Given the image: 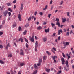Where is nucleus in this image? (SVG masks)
<instances>
[{"mask_svg": "<svg viewBox=\"0 0 74 74\" xmlns=\"http://www.w3.org/2000/svg\"><path fill=\"white\" fill-rule=\"evenodd\" d=\"M38 44V43L37 42V41H36L35 43L36 45H37Z\"/></svg>", "mask_w": 74, "mask_h": 74, "instance_id": "e2e57ef3", "label": "nucleus"}, {"mask_svg": "<svg viewBox=\"0 0 74 74\" xmlns=\"http://www.w3.org/2000/svg\"><path fill=\"white\" fill-rule=\"evenodd\" d=\"M59 8H63V7H62V6H60L59 7Z\"/></svg>", "mask_w": 74, "mask_h": 74, "instance_id": "69168bd1", "label": "nucleus"}, {"mask_svg": "<svg viewBox=\"0 0 74 74\" xmlns=\"http://www.w3.org/2000/svg\"><path fill=\"white\" fill-rule=\"evenodd\" d=\"M9 46V43H8L6 47V49H8V47ZM9 47H10V46L9 45Z\"/></svg>", "mask_w": 74, "mask_h": 74, "instance_id": "aec40b11", "label": "nucleus"}, {"mask_svg": "<svg viewBox=\"0 0 74 74\" xmlns=\"http://www.w3.org/2000/svg\"><path fill=\"white\" fill-rule=\"evenodd\" d=\"M26 48H28L29 47V45H28V44H27V43H26Z\"/></svg>", "mask_w": 74, "mask_h": 74, "instance_id": "8fccbe9b", "label": "nucleus"}, {"mask_svg": "<svg viewBox=\"0 0 74 74\" xmlns=\"http://www.w3.org/2000/svg\"><path fill=\"white\" fill-rule=\"evenodd\" d=\"M71 27L72 29H74V26L73 25H71Z\"/></svg>", "mask_w": 74, "mask_h": 74, "instance_id": "774afa93", "label": "nucleus"}, {"mask_svg": "<svg viewBox=\"0 0 74 74\" xmlns=\"http://www.w3.org/2000/svg\"><path fill=\"white\" fill-rule=\"evenodd\" d=\"M7 14H8V10H6L3 13V14L4 16H6Z\"/></svg>", "mask_w": 74, "mask_h": 74, "instance_id": "f03ea898", "label": "nucleus"}, {"mask_svg": "<svg viewBox=\"0 0 74 74\" xmlns=\"http://www.w3.org/2000/svg\"><path fill=\"white\" fill-rule=\"evenodd\" d=\"M0 63H1V64H4V62L1 60H0Z\"/></svg>", "mask_w": 74, "mask_h": 74, "instance_id": "a878e982", "label": "nucleus"}, {"mask_svg": "<svg viewBox=\"0 0 74 74\" xmlns=\"http://www.w3.org/2000/svg\"><path fill=\"white\" fill-rule=\"evenodd\" d=\"M51 25L52 26V27H54V26H55V24L53 23H51Z\"/></svg>", "mask_w": 74, "mask_h": 74, "instance_id": "c03bdc74", "label": "nucleus"}, {"mask_svg": "<svg viewBox=\"0 0 74 74\" xmlns=\"http://www.w3.org/2000/svg\"><path fill=\"white\" fill-rule=\"evenodd\" d=\"M70 13L68 12L67 13V16H70Z\"/></svg>", "mask_w": 74, "mask_h": 74, "instance_id": "603ef678", "label": "nucleus"}, {"mask_svg": "<svg viewBox=\"0 0 74 74\" xmlns=\"http://www.w3.org/2000/svg\"><path fill=\"white\" fill-rule=\"evenodd\" d=\"M37 45H35V51L36 52H37Z\"/></svg>", "mask_w": 74, "mask_h": 74, "instance_id": "4be33fe9", "label": "nucleus"}, {"mask_svg": "<svg viewBox=\"0 0 74 74\" xmlns=\"http://www.w3.org/2000/svg\"><path fill=\"white\" fill-rule=\"evenodd\" d=\"M46 52L48 55H51V53H50V52H49V51H46Z\"/></svg>", "mask_w": 74, "mask_h": 74, "instance_id": "6ab92c4d", "label": "nucleus"}, {"mask_svg": "<svg viewBox=\"0 0 74 74\" xmlns=\"http://www.w3.org/2000/svg\"><path fill=\"white\" fill-rule=\"evenodd\" d=\"M62 64H64V63H65V60H64V58H62L61 59Z\"/></svg>", "mask_w": 74, "mask_h": 74, "instance_id": "20e7f679", "label": "nucleus"}, {"mask_svg": "<svg viewBox=\"0 0 74 74\" xmlns=\"http://www.w3.org/2000/svg\"><path fill=\"white\" fill-rule=\"evenodd\" d=\"M47 8H48V5H46L45 6V7L43 8V11H45L46 9H47Z\"/></svg>", "mask_w": 74, "mask_h": 74, "instance_id": "1a4fd4ad", "label": "nucleus"}, {"mask_svg": "<svg viewBox=\"0 0 74 74\" xmlns=\"http://www.w3.org/2000/svg\"><path fill=\"white\" fill-rule=\"evenodd\" d=\"M58 73H59V74H60L62 73V71L61 70L59 71H58Z\"/></svg>", "mask_w": 74, "mask_h": 74, "instance_id": "864d4df0", "label": "nucleus"}, {"mask_svg": "<svg viewBox=\"0 0 74 74\" xmlns=\"http://www.w3.org/2000/svg\"><path fill=\"white\" fill-rule=\"evenodd\" d=\"M45 32L46 33H48L49 32V29L48 28L47 29H45Z\"/></svg>", "mask_w": 74, "mask_h": 74, "instance_id": "9d476101", "label": "nucleus"}, {"mask_svg": "<svg viewBox=\"0 0 74 74\" xmlns=\"http://www.w3.org/2000/svg\"><path fill=\"white\" fill-rule=\"evenodd\" d=\"M56 21H57L56 22H59V19L58 18H56Z\"/></svg>", "mask_w": 74, "mask_h": 74, "instance_id": "473e14b6", "label": "nucleus"}, {"mask_svg": "<svg viewBox=\"0 0 74 74\" xmlns=\"http://www.w3.org/2000/svg\"><path fill=\"white\" fill-rule=\"evenodd\" d=\"M7 5L8 6H10L11 5V3H7Z\"/></svg>", "mask_w": 74, "mask_h": 74, "instance_id": "cd10ccee", "label": "nucleus"}, {"mask_svg": "<svg viewBox=\"0 0 74 74\" xmlns=\"http://www.w3.org/2000/svg\"><path fill=\"white\" fill-rule=\"evenodd\" d=\"M66 44L67 45H69V42H66Z\"/></svg>", "mask_w": 74, "mask_h": 74, "instance_id": "5fc2aeb1", "label": "nucleus"}, {"mask_svg": "<svg viewBox=\"0 0 74 74\" xmlns=\"http://www.w3.org/2000/svg\"><path fill=\"white\" fill-rule=\"evenodd\" d=\"M51 51H52V52H53V53H54V54H55V51H54V50H53V49H52Z\"/></svg>", "mask_w": 74, "mask_h": 74, "instance_id": "de8ad7c7", "label": "nucleus"}, {"mask_svg": "<svg viewBox=\"0 0 74 74\" xmlns=\"http://www.w3.org/2000/svg\"><path fill=\"white\" fill-rule=\"evenodd\" d=\"M24 65H25V64H24V63H21L20 64V66L21 67H22L23 66H24Z\"/></svg>", "mask_w": 74, "mask_h": 74, "instance_id": "412c9836", "label": "nucleus"}, {"mask_svg": "<svg viewBox=\"0 0 74 74\" xmlns=\"http://www.w3.org/2000/svg\"><path fill=\"white\" fill-rule=\"evenodd\" d=\"M8 57H12V54H9L8 55Z\"/></svg>", "mask_w": 74, "mask_h": 74, "instance_id": "b1692460", "label": "nucleus"}, {"mask_svg": "<svg viewBox=\"0 0 74 74\" xmlns=\"http://www.w3.org/2000/svg\"><path fill=\"white\" fill-rule=\"evenodd\" d=\"M42 62V57L39 58V63H38L37 65L38 66H40L41 64V62Z\"/></svg>", "mask_w": 74, "mask_h": 74, "instance_id": "f257e3e1", "label": "nucleus"}, {"mask_svg": "<svg viewBox=\"0 0 74 74\" xmlns=\"http://www.w3.org/2000/svg\"><path fill=\"white\" fill-rule=\"evenodd\" d=\"M5 20H4L3 21H2V24L3 25H4V24L5 23Z\"/></svg>", "mask_w": 74, "mask_h": 74, "instance_id": "79ce46f5", "label": "nucleus"}, {"mask_svg": "<svg viewBox=\"0 0 74 74\" xmlns=\"http://www.w3.org/2000/svg\"><path fill=\"white\" fill-rule=\"evenodd\" d=\"M58 41H60V36H59L58 38Z\"/></svg>", "mask_w": 74, "mask_h": 74, "instance_id": "09e8293b", "label": "nucleus"}, {"mask_svg": "<svg viewBox=\"0 0 74 74\" xmlns=\"http://www.w3.org/2000/svg\"><path fill=\"white\" fill-rule=\"evenodd\" d=\"M21 27H19L18 30H19V31H20L21 30Z\"/></svg>", "mask_w": 74, "mask_h": 74, "instance_id": "4d7b16f0", "label": "nucleus"}, {"mask_svg": "<svg viewBox=\"0 0 74 74\" xmlns=\"http://www.w3.org/2000/svg\"><path fill=\"white\" fill-rule=\"evenodd\" d=\"M21 41V42H23V39H22L21 38H20L19 39V41Z\"/></svg>", "mask_w": 74, "mask_h": 74, "instance_id": "2f4dec72", "label": "nucleus"}, {"mask_svg": "<svg viewBox=\"0 0 74 74\" xmlns=\"http://www.w3.org/2000/svg\"><path fill=\"white\" fill-rule=\"evenodd\" d=\"M24 55V52H23V50L22 49H20V55Z\"/></svg>", "mask_w": 74, "mask_h": 74, "instance_id": "7ed1b4c3", "label": "nucleus"}, {"mask_svg": "<svg viewBox=\"0 0 74 74\" xmlns=\"http://www.w3.org/2000/svg\"><path fill=\"white\" fill-rule=\"evenodd\" d=\"M53 8V5L51 6V10H52V9Z\"/></svg>", "mask_w": 74, "mask_h": 74, "instance_id": "0e129e2a", "label": "nucleus"}, {"mask_svg": "<svg viewBox=\"0 0 74 74\" xmlns=\"http://www.w3.org/2000/svg\"><path fill=\"white\" fill-rule=\"evenodd\" d=\"M16 23L12 25L13 28H14L15 27H16Z\"/></svg>", "mask_w": 74, "mask_h": 74, "instance_id": "5701e85b", "label": "nucleus"}, {"mask_svg": "<svg viewBox=\"0 0 74 74\" xmlns=\"http://www.w3.org/2000/svg\"><path fill=\"white\" fill-rule=\"evenodd\" d=\"M43 40L44 42H46V41H47V38H44Z\"/></svg>", "mask_w": 74, "mask_h": 74, "instance_id": "f8f14e48", "label": "nucleus"}, {"mask_svg": "<svg viewBox=\"0 0 74 74\" xmlns=\"http://www.w3.org/2000/svg\"><path fill=\"white\" fill-rule=\"evenodd\" d=\"M37 29L38 30H41V29H42V27L41 26H39L37 27Z\"/></svg>", "mask_w": 74, "mask_h": 74, "instance_id": "2eb2a0df", "label": "nucleus"}, {"mask_svg": "<svg viewBox=\"0 0 74 74\" xmlns=\"http://www.w3.org/2000/svg\"><path fill=\"white\" fill-rule=\"evenodd\" d=\"M23 4H21V6L20 7V9L21 10H22V9H23Z\"/></svg>", "mask_w": 74, "mask_h": 74, "instance_id": "ddd939ff", "label": "nucleus"}, {"mask_svg": "<svg viewBox=\"0 0 74 74\" xmlns=\"http://www.w3.org/2000/svg\"><path fill=\"white\" fill-rule=\"evenodd\" d=\"M52 49H53V50H54V51H56V48L55 47H53L52 48Z\"/></svg>", "mask_w": 74, "mask_h": 74, "instance_id": "37998d69", "label": "nucleus"}, {"mask_svg": "<svg viewBox=\"0 0 74 74\" xmlns=\"http://www.w3.org/2000/svg\"><path fill=\"white\" fill-rule=\"evenodd\" d=\"M62 55L64 58H66V56H65V55L64 54V53H62Z\"/></svg>", "mask_w": 74, "mask_h": 74, "instance_id": "ea45409f", "label": "nucleus"}, {"mask_svg": "<svg viewBox=\"0 0 74 74\" xmlns=\"http://www.w3.org/2000/svg\"><path fill=\"white\" fill-rule=\"evenodd\" d=\"M43 62H44V60H45L46 59H47V56H44L43 57Z\"/></svg>", "mask_w": 74, "mask_h": 74, "instance_id": "f3484780", "label": "nucleus"}, {"mask_svg": "<svg viewBox=\"0 0 74 74\" xmlns=\"http://www.w3.org/2000/svg\"><path fill=\"white\" fill-rule=\"evenodd\" d=\"M53 1L52 0H51V1L50 2V4H52V2H53Z\"/></svg>", "mask_w": 74, "mask_h": 74, "instance_id": "3c124183", "label": "nucleus"}, {"mask_svg": "<svg viewBox=\"0 0 74 74\" xmlns=\"http://www.w3.org/2000/svg\"><path fill=\"white\" fill-rule=\"evenodd\" d=\"M71 52H70L69 53V54H66V56H67V57H68V59H69L71 58L70 57V54H71Z\"/></svg>", "mask_w": 74, "mask_h": 74, "instance_id": "0eeeda50", "label": "nucleus"}, {"mask_svg": "<svg viewBox=\"0 0 74 74\" xmlns=\"http://www.w3.org/2000/svg\"><path fill=\"white\" fill-rule=\"evenodd\" d=\"M51 14H49L48 15V18H50V17L51 16Z\"/></svg>", "mask_w": 74, "mask_h": 74, "instance_id": "052dcab7", "label": "nucleus"}, {"mask_svg": "<svg viewBox=\"0 0 74 74\" xmlns=\"http://www.w3.org/2000/svg\"><path fill=\"white\" fill-rule=\"evenodd\" d=\"M45 70L47 73H49V71H50V69H46Z\"/></svg>", "mask_w": 74, "mask_h": 74, "instance_id": "4468645a", "label": "nucleus"}, {"mask_svg": "<svg viewBox=\"0 0 74 74\" xmlns=\"http://www.w3.org/2000/svg\"><path fill=\"white\" fill-rule=\"evenodd\" d=\"M3 27V25H0V29H1L2 27Z\"/></svg>", "mask_w": 74, "mask_h": 74, "instance_id": "338daca9", "label": "nucleus"}, {"mask_svg": "<svg viewBox=\"0 0 74 74\" xmlns=\"http://www.w3.org/2000/svg\"><path fill=\"white\" fill-rule=\"evenodd\" d=\"M8 14H9V16H11V12H9L8 13Z\"/></svg>", "mask_w": 74, "mask_h": 74, "instance_id": "49530a36", "label": "nucleus"}, {"mask_svg": "<svg viewBox=\"0 0 74 74\" xmlns=\"http://www.w3.org/2000/svg\"><path fill=\"white\" fill-rule=\"evenodd\" d=\"M13 3H14V4H15L16 3V0H14L13 2Z\"/></svg>", "mask_w": 74, "mask_h": 74, "instance_id": "4c0bfd02", "label": "nucleus"}, {"mask_svg": "<svg viewBox=\"0 0 74 74\" xmlns=\"http://www.w3.org/2000/svg\"><path fill=\"white\" fill-rule=\"evenodd\" d=\"M31 17H29V18L28 19V21H30L31 20Z\"/></svg>", "mask_w": 74, "mask_h": 74, "instance_id": "680f3d73", "label": "nucleus"}, {"mask_svg": "<svg viewBox=\"0 0 74 74\" xmlns=\"http://www.w3.org/2000/svg\"><path fill=\"white\" fill-rule=\"evenodd\" d=\"M34 68L36 69H37V66L36 65V64H35L34 65Z\"/></svg>", "mask_w": 74, "mask_h": 74, "instance_id": "7c9ffc66", "label": "nucleus"}, {"mask_svg": "<svg viewBox=\"0 0 74 74\" xmlns=\"http://www.w3.org/2000/svg\"><path fill=\"white\" fill-rule=\"evenodd\" d=\"M2 34H3V33L1 32H0V36H1Z\"/></svg>", "mask_w": 74, "mask_h": 74, "instance_id": "a18cd8bd", "label": "nucleus"}, {"mask_svg": "<svg viewBox=\"0 0 74 74\" xmlns=\"http://www.w3.org/2000/svg\"><path fill=\"white\" fill-rule=\"evenodd\" d=\"M30 41H32L33 42H34V35L32 36V37L30 39Z\"/></svg>", "mask_w": 74, "mask_h": 74, "instance_id": "39448f33", "label": "nucleus"}, {"mask_svg": "<svg viewBox=\"0 0 74 74\" xmlns=\"http://www.w3.org/2000/svg\"><path fill=\"white\" fill-rule=\"evenodd\" d=\"M60 33H63V31H62V29H60V30H58V35H60Z\"/></svg>", "mask_w": 74, "mask_h": 74, "instance_id": "423d86ee", "label": "nucleus"}, {"mask_svg": "<svg viewBox=\"0 0 74 74\" xmlns=\"http://www.w3.org/2000/svg\"><path fill=\"white\" fill-rule=\"evenodd\" d=\"M3 48V46L0 44V48H1V49H2Z\"/></svg>", "mask_w": 74, "mask_h": 74, "instance_id": "58836bf2", "label": "nucleus"}, {"mask_svg": "<svg viewBox=\"0 0 74 74\" xmlns=\"http://www.w3.org/2000/svg\"><path fill=\"white\" fill-rule=\"evenodd\" d=\"M63 4V1H62L60 3V5H62Z\"/></svg>", "mask_w": 74, "mask_h": 74, "instance_id": "c9c22d12", "label": "nucleus"}, {"mask_svg": "<svg viewBox=\"0 0 74 74\" xmlns=\"http://www.w3.org/2000/svg\"><path fill=\"white\" fill-rule=\"evenodd\" d=\"M63 22L64 23L66 21V19L65 18H62Z\"/></svg>", "mask_w": 74, "mask_h": 74, "instance_id": "dca6fc26", "label": "nucleus"}, {"mask_svg": "<svg viewBox=\"0 0 74 74\" xmlns=\"http://www.w3.org/2000/svg\"><path fill=\"white\" fill-rule=\"evenodd\" d=\"M39 15H40L42 16V15H43V13H42V12H40L39 13Z\"/></svg>", "mask_w": 74, "mask_h": 74, "instance_id": "a19ab883", "label": "nucleus"}, {"mask_svg": "<svg viewBox=\"0 0 74 74\" xmlns=\"http://www.w3.org/2000/svg\"><path fill=\"white\" fill-rule=\"evenodd\" d=\"M4 8V5H3L2 7L1 8V11H3V9Z\"/></svg>", "mask_w": 74, "mask_h": 74, "instance_id": "bb28decb", "label": "nucleus"}, {"mask_svg": "<svg viewBox=\"0 0 74 74\" xmlns=\"http://www.w3.org/2000/svg\"><path fill=\"white\" fill-rule=\"evenodd\" d=\"M29 26V24H27L25 26V27H27Z\"/></svg>", "mask_w": 74, "mask_h": 74, "instance_id": "e433bc0d", "label": "nucleus"}, {"mask_svg": "<svg viewBox=\"0 0 74 74\" xmlns=\"http://www.w3.org/2000/svg\"><path fill=\"white\" fill-rule=\"evenodd\" d=\"M37 14V12L36 11L34 13V15H36V14Z\"/></svg>", "mask_w": 74, "mask_h": 74, "instance_id": "6e6d98bb", "label": "nucleus"}, {"mask_svg": "<svg viewBox=\"0 0 74 74\" xmlns=\"http://www.w3.org/2000/svg\"><path fill=\"white\" fill-rule=\"evenodd\" d=\"M14 45H15L16 47H17V45H16V43H15V42L14 43Z\"/></svg>", "mask_w": 74, "mask_h": 74, "instance_id": "13d9d810", "label": "nucleus"}, {"mask_svg": "<svg viewBox=\"0 0 74 74\" xmlns=\"http://www.w3.org/2000/svg\"><path fill=\"white\" fill-rule=\"evenodd\" d=\"M27 31L26 30H25L23 33L24 35H26V33H27Z\"/></svg>", "mask_w": 74, "mask_h": 74, "instance_id": "393cba45", "label": "nucleus"}, {"mask_svg": "<svg viewBox=\"0 0 74 74\" xmlns=\"http://www.w3.org/2000/svg\"><path fill=\"white\" fill-rule=\"evenodd\" d=\"M37 73V71L36 70L35 71H34L33 73V74H36Z\"/></svg>", "mask_w": 74, "mask_h": 74, "instance_id": "c756f323", "label": "nucleus"}, {"mask_svg": "<svg viewBox=\"0 0 74 74\" xmlns=\"http://www.w3.org/2000/svg\"><path fill=\"white\" fill-rule=\"evenodd\" d=\"M57 58V56H54L53 57V59H56Z\"/></svg>", "mask_w": 74, "mask_h": 74, "instance_id": "72a5a7b5", "label": "nucleus"}, {"mask_svg": "<svg viewBox=\"0 0 74 74\" xmlns=\"http://www.w3.org/2000/svg\"><path fill=\"white\" fill-rule=\"evenodd\" d=\"M24 40L26 41V42H27V43H28V40H27V39H26V38H25Z\"/></svg>", "mask_w": 74, "mask_h": 74, "instance_id": "f704fd0d", "label": "nucleus"}, {"mask_svg": "<svg viewBox=\"0 0 74 74\" xmlns=\"http://www.w3.org/2000/svg\"><path fill=\"white\" fill-rule=\"evenodd\" d=\"M56 34V33H54L53 34L52 36H53V37H54V36H55Z\"/></svg>", "mask_w": 74, "mask_h": 74, "instance_id": "bf43d9fd", "label": "nucleus"}, {"mask_svg": "<svg viewBox=\"0 0 74 74\" xmlns=\"http://www.w3.org/2000/svg\"><path fill=\"white\" fill-rule=\"evenodd\" d=\"M8 11H10V12H12V10H11V8H8Z\"/></svg>", "mask_w": 74, "mask_h": 74, "instance_id": "c85d7f7f", "label": "nucleus"}, {"mask_svg": "<svg viewBox=\"0 0 74 74\" xmlns=\"http://www.w3.org/2000/svg\"><path fill=\"white\" fill-rule=\"evenodd\" d=\"M18 19L20 21H21V15H20V14H19L18 15Z\"/></svg>", "mask_w": 74, "mask_h": 74, "instance_id": "a211bd4d", "label": "nucleus"}, {"mask_svg": "<svg viewBox=\"0 0 74 74\" xmlns=\"http://www.w3.org/2000/svg\"><path fill=\"white\" fill-rule=\"evenodd\" d=\"M56 25H57V26H58V27H60V23L59 22H56Z\"/></svg>", "mask_w": 74, "mask_h": 74, "instance_id": "6e6552de", "label": "nucleus"}, {"mask_svg": "<svg viewBox=\"0 0 74 74\" xmlns=\"http://www.w3.org/2000/svg\"><path fill=\"white\" fill-rule=\"evenodd\" d=\"M66 67H69V62L67 61H66Z\"/></svg>", "mask_w": 74, "mask_h": 74, "instance_id": "9b49d317", "label": "nucleus"}]
</instances>
